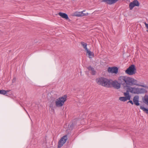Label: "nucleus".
<instances>
[{
  "label": "nucleus",
  "mask_w": 148,
  "mask_h": 148,
  "mask_svg": "<svg viewBox=\"0 0 148 148\" xmlns=\"http://www.w3.org/2000/svg\"><path fill=\"white\" fill-rule=\"evenodd\" d=\"M118 80L120 84L123 86L124 88L126 87L134 85L145 88H146L147 87V86L138 83L137 80L130 77L121 76L119 78Z\"/></svg>",
  "instance_id": "nucleus-1"
},
{
  "label": "nucleus",
  "mask_w": 148,
  "mask_h": 148,
  "mask_svg": "<svg viewBox=\"0 0 148 148\" xmlns=\"http://www.w3.org/2000/svg\"><path fill=\"white\" fill-rule=\"evenodd\" d=\"M96 82L98 85L108 88L110 87L111 84L108 79L104 77H101L97 78Z\"/></svg>",
  "instance_id": "nucleus-2"
},
{
  "label": "nucleus",
  "mask_w": 148,
  "mask_h": 148,
  "mask_svg": "<svg viewBox=\"0 0 148 148\" xmlns=\"http://www.w3.org/2000/svg\"><path fill=\"white\" fill-rule=\"evenodd\" d=\"M67 96L66 95L60 97L56 99L55 101V105L56 107H59L62 106L64 104V102L66 100Z\"/></svg>",
  "instance_id": "nucleus-3"
},
{
  "label": "nucleus",
  "mask_w": 148,
  "mask_h": 148,
  "mask_svg": "<svg viewBox=\"0 0 148 148\" xmlns=\"http://www.w3.org/2000/svg\"><path fill=\"white\" fill-rule=\"evenodd\" d=\"M136 70L135 66L132 64L130 66L125 72L126 73L130 75H132L135 73Z\"/></svg>",
  "instance_id": "nucleus-4"
},
{
  "label": "nucleus",
  "mask_w": 148,
  "mask_h": 148,
  "mask_svg": "<svg viewBox=\"0 0 148 148\" xmlns=\"http://www.w3.org/2000/svg\"><path fill=\"white\" fill-rule=\"evenodd\" d=\"M67 140V135H65L63 136L59 140L58 144V148L61 147L66 143V140Z\"/></svg>",
  "instance_id": "nucleus-5"
},
{
  "label": "nucleus",
  "mask_w": 148,
  "mask_h": 148,
  "mask_svg": "<svg viewBox=\"0 0 148 148\" xmlns=\"http://www.w3.org/2000/svg\"><path fill=\"white\" fill-rule=\"evenodd\" d=\"M127 87V90L128 91V92H130L134 94H139L140 93L139 88L135 87H132L130 86L126 87Z\"/></svg>",
  "instance_id": "nucleus-6"
},
{
  "label": "nucleus",
  "mask_w": 148,
  "mask_h": 148,
  "mask_svg": "<svg viewBox=\"0 0 148 148\" xmlns=\"http://www.w3.org/2000/svg\"><path fill=\"white\" fill-rule=\"evenodd\" d=\"M123 94L125 97H119V99L120 100L122 101H125L127 100H130L131 96L128 92V91H126V92H124Z\"/></svg>",
  "instance_id": "nucleus-7"
},
{
  "label": "nucleus",
  "mask_w": 148,
  "mask_h": 148,
  "mask_svg": "<svg viewBox=\"0 0 148 148\" xmlns=\"http://www.w3.org/2000/svg\"><path fill=\"white\" fill-rule=\"evenodd\" d=\"M118 71V68L116 66L109 67L108 69V71L109 73L117 74Z\"/></svg>",
  "instance_id": "nucleus-8"
},
{
  "label": "nucleus",
  "mask_w": 148,
  "mask_h": 148,
  "mask_svg": "<svg viewBox=\"0 0 148 148\" xmlns=\"http://www.w3.org/2000/svg\"><path fill=\"white\" fill-rule=\"evenodd\" d=\"M88 14V13H82V12L78 11L75 12L74 13L75 16L77 17L83 16H87Z\"/></svg>",
  "instance_id": "nucleus-9"
},
{
  "label": "nucleus",
  "mask_w": 148,
  "mask_h": 148,
  "mask_svg": "<svg viewBox=\"0 0 148 148\" xmlns=\"http://www.w3.org/2000/svg\"><path fill=\"white\" fill-rule=\"evenodd\" d=\"M119 0H101V2H104L106 4L111 5L116 3Z\"/></svg>",
  "instance_id": "nucleus-10"
},
{
  "label": "nucleus",
  "mask_w": 148,
  "mask_h": 148,
  "mask_svg": "<svg viewBox=\"0 0 148 148\" xmlns=\"http://www.w3.org/2000/svg\"><path fill=\"white\" fill-rule=\"evenodd\" d=\"M112 84L113 87L116 89H118L121 87V84L119 83L116 81H113L112 83Z\"/></svg>",
  "instance_id": "nucleus-11"
},
{
  "label": "nucleus",
  "mask_w": 148,
  "mask_h": 148,
  "mask_svg": "<svg viewBox=\"0 0 148 148\" xmlns=\"http://www.w3.org/2000/svg\"><path fill=\"white\" fill-rule=\"evenodd\" d=\"M134 103L136 106L140 105V103H139V97L138 96H135L133 99Z\"/></svg>",
  "instance_id": "nucleus-12"
},
{
  "label": "nucleus",
  "mask_w": 148,
  "mask_h": 148,
  "mask_svg": "<svg viewBox=\"0 0 148 148\" xmlns=\"http://www.w3.org/2000/svg\"><path fill=\"white\" fill-rule=\"evenodd\" d=\"M58 14L60 16L66 20H68L69 19L67 14L66 13L60 12Z\"/></svg>",
  "instance_id": "nucleus-13"
},
{
  "label": "nucleus",
  "mask_w": 148,
  "mask_h": 148,
  "mask_svg": "<svg viewBox=\"0 0 148 148\" xmlns=\"http://www.w3.org/2000/svg\"><path fill=\"white\" fill-rule=\"evenodd\" d=\"M87 69L89 71H91V73L92 75H95L96 74V71L95 70L94 68L90 66H89L87 68Z\"/></svg>",
  "instance_id": "nucleus-14"
},
{
  "label": "nucleus",
  "mask_w": 148,
  "mask_h": 148,
  "mask_svg": "<svg viewBox=\"0 0 148 148\" xmlns=\"http://www.w3.org/2000/svg\"><path fill=\"white\" fill-rule=\"evenodd\" d=\"M140 109L142 110L146 114H148V109L146 108L141 106H140Z\"/></svg>",
  "instance_id": "nucleus-15"
},
{
  "label": "nucleus",
  "mask_w": 148,
  "mask_h": 148,
  "mask_svg": "<svg viewBox=\"0 0 148 148\" xmlns=\"http://www.w3.org/2000/svg\"><path fill=\"white\" fill-rule=\"evenodd\" d=\"M81 44L83 46V48L85 49L86 50L88 49L87 47V43H85L84 42H81Z\"/></svg>",
  "instance_id": "nucleus-16"
},
{
  "label": "nucleus",
  "mask_w": 148,
  "mask_h": 148,
  "mask_svg": "<svg viewBox=\"0 0 148 148\" xmlns=\"http://www.w3.org/2000/svg\"><path fill=\"white\" fill-rule=\"evenodd\" d=\"M86 51L87 53H88V55L89 56V58H91L90 57V56H92L93 57H94V54L92 52H91L90 51H89L88 49Z\"/></svg>",
  "instance_id": "nucleus-17"
},
{
  "label": "nucleus",
  "mask_w": 148,
  "mask_h": 148,
  "mask_svg": "<svg viewBox=\"0 0 148 148\" xmlns=\"http://www.w3.org/2000/svg\"><path fill=\"white\" fill-rule=\"evenodd\" d=\"M9 92V90H0V94L5 95L7 92Z\"/></svg>",
  "instance_id": "nucleus-18"
},
{
  "label": "nucleus",
  "mask_w": 148,
  "mask_h": 148,
  "mask_svg": "<svg viewBox=\"0 0 148 148\" xmlns=\"http://www.w3.org/2000/svg\"><path fill=\"white\" fill-rule=\"evenodd\" d=\"M134 4L133 1L130 3L129 4V8L130 10H132L133 8L135 6Z\"/></svg>",
  "instance_id": "nucleus-19"
},
{
  "label": "nucleus",
  "mask_w": 148,
  "mask_h": 148,
  "mask_svg": "<svg viewBox=\"0 0 148 148\" xmlns=\"http://www.w3.org/2000/svg\"><path fill=\"white\" fill-rule=\"evenodd\" d=\"M133 2L135 6H138L139 5V3L137 0H134Z\"/></svg>",
  "instance_id": "nucleus-20"
},
{
  "label": "nucleus",
  "mask_w": 148,
  "mask_h": 148,
  "mask_svg": "<svg viewBox=\"0 0 148 148\" xmlns=\"http://www.w3.org/2000/svg\"><path fill=\"white\" fill-rule=\"evenodd\" d=\"M139 90L140 93H144L146 91V90L144 88H139Z\"/></svg>",
  "instance_id": "nucleus-21"
},
{
  "label": "nucleus",
  "mask_w": 148,
  "mask_h": 148,
  "mask_svg": "<svg viewBox=\"0 0 148 148\" xmlns=\"http://www.w3.org/2000/svg\"><path fill=\"white\" fill-rule=\"evenodd\" d=\"M54 102V100L53 101V102L51 103L50 106V107L52 108H53Z\"/></svg>",
  "instance_id": "nucleus-22"
},
{
  "label": "nucleus",
  "mask_w": 148,
  "mask_h": 148,
  "mask_svg": "<svg viewBox=\"0 0 148 148\" xmlns=\"http://www.w3.org/2000/svg\"><path fill=\"white\" fill-rule=\"evenodd\" d=\"M16 77H14L13 78L12 80V83H14L16 82Z\"/></svg>",
  "instance_id": "nucleus-23"
},
{
  "label": "nucleus",
  "mask_w": 148,
  "mask_h": 148,
  "mask_svg": "<svg viewBox=\"0 0 148 148\" xmlns=\"http://www.w3.org/2000/svg\"><path fill=\"white\" fill-rule=\"evenodd\" d=\"M145 25L147 29V31L148 32V24L146 23H145Z\"/></svg>",
  "instance_id": "nucleus-24"
},
{
  "label": "nucleus",
  "mask_w": 148,
  "mask_h": 148,
  "mask_svg": "<svg viewBox=\"0 0 148 148\" xmlns=\"http://www.w3.org/2000/svg\"><path fill=\"white\" fill-rule=\"evenodd\" d=\"M130 102V103L132 105H133L134 104V102H133L132 101V100H130L128 103Z\"/></svg>",
  "instance_id": "nucleus-25"
},
{
  "label": "nucleus",
  "mask_w": 148,
  "mask_h": 148,
  "mask_svg": "<svg viewBox=\"0 0 148 148\" xmlns=\"http://www.w3.org/2000/svg\"><path fill=\"white\" fill-rule=\"evenodd\" d=\"M145 100L147 102V103L148 105V97L147 98H145Z\"/></svg>",
  "instance_id": "nucleus-26"
},
{
  "label": "nucleus",
  "mask_w": 148,
  "mask_h": 148,
  "mask_svg": "<svg viewBox=\"0 0 148 148\" xmlns=\"http://www.w3.org/2000/svg\"><path fill=\"white\" fill-rule=\"evenodd\" d=\"M73 126H74V125H73V123H72V124L71 125H70V127H71V128L72 129V128L73 127Z\"/></svg>",
  "instance_id": "nucleus-27"
},
{
  "label": "nucleus",
  "mask_w": 148,
  "mask_h": 148,
  "mask_svg": "<svg viewBox=\"0 0 148 148\" xmlns=\"http://www.w3.org/2000/svg\"><path fill=\"white\" fill-rule=\"evenodd\" d=\"M86 10H83L82 11V13H83L84 12H85Z\"/></svg>",
  "instance_id": "nucleus-28"
},
{
  "label": "nucleus",
  "mask_w": 148,
  "mask_h": 148,
  "mask_svg": "<svg viewBox=\"0 0 148 148\" xmlns=\"http://www.w3.org/2000/svg\"><path fill=\"white\" fill-rule=\"evenodd\" d=\"M25 110L26 111V112L27 113V111H26V110Z\"/></svg>",
  "instance_id": "nucleus-29"
}]
</instances>
